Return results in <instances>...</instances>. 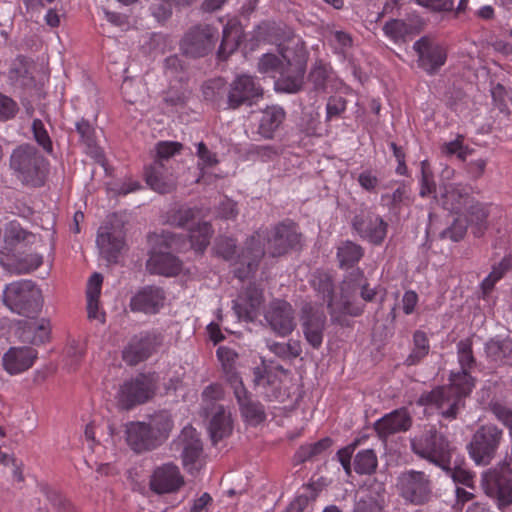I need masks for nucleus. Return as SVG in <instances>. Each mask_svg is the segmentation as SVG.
<instances>
[{
	"instance_id": "obj_34",
	"label": "nucleus",
	"mask_w": 512,
	"mask_h": 512,
	"mask_svg": "<svg viewBox=\"0 0 512 512\" xmlns=\"http://www.w3.org/2000/svg\"><path fill=\"white\" fill-rule=\"evenodd\" d=\"M42 263L43 257L38 253L29 254L25 257L13 260H5L3 257H0V265L8 273L16 275L30 273L40 267Z\"/></svg>"
},
{
	"instance_id": "obj_56",
	"label": "nucleus",
	"mask_w": 512,
	"mask_h": 512,
	"mask_svg": "<svg viewBox=\"0 0 512 512\" xmlns=\"http://www.w3.org/2000/svg\"><path fill=\"white\" fill-rule=\"evenodd\" d=\"M10 79L19 83L21 86H29L33 83L29 69L22 60L14 64V67L10 71Z\"/></svg>"
},
{
	"instance_id": "obj_30",
	"label": "nucleus",
	"mask_w": 512,
	"mask_h": 512,
	"mask_svg": "<svg viewBox=\"0 0 512 512\" xmlns=\"http://www.w3.org/2000/svg\"><path fill=\"white\" fill-rule=\"evenodd\" d=\"M487 358L497 365L512 364V339L493 338L485 344Z\"/></svg>"
},
{
	"instance_id": "obj_46",
	"label": "nucleus",
	"mask_w": 512,
	"mask_h": 512,
	"mask_svg": "<svg viewBox=\"0 0 512 512\" xmlns=\"http://www.w3.org/2000/svg\"><path fill=\"white\" fill-rule=\"evenodd\" d=\"M377 465V456L372 449L361 450L354 457L353 466L358 474H371L376 470Z\"/></svg>"
},
{
	"instance_id": "obj_52",
	"label": "nucleus",
	"mask_w": 512,
	"mask_h": 512,
	"mask_svg": "<svg viewBox=\"0 0 512 512\" xmlns=\"http://www.w3.org/2000/svg\"><path fill=\"white\" fill-rule=\"evenodd\" d=\"M470 149L463 144V136L458 135L454 140L444 143L441 146V153L445 156H457L460 160H465L470 154Z\"/></svg>"
},
{
	"instance_id": "obj_10",
	"label": "nucleus",
	"mask_w": 512,
	"mask_h": 512,
	"mask_svg": "<svg viewBox=\"0 0 512 512\" xmlns=\"http://www.w3.org/2000/svg\"><path fill=\"white\" fill-rule=\"evenodd\" d=\"M218 38L217 28L210 25L195 26L184 35L180 49L189 57H203L214 49Z\"/></svg>"
},
{
	"instance_id": "obj_24",
	"label": "nucleus",
	"mask_w": 512,
	"mask_h": 512,
	"mask_svg": "<svg viewBox=\"0 0 512 512\" xmlns=\"http://www.w3.org/2000/svg\"><path fill=\"white\" fill-rule=\"evenodd\" d=\"M126 439L136 452L154 449L159 445L153 432L144 422H131L126 425Z\"/></svg>"
},
{
	"instance_id": "obj_42",
	"label": "nucleus",
	"mask_w": 512,
	"mask_h": 512,
	"mask_svg": "<svg viewBox=\"0 0 512 512\" xmlns=\"http://www.w3.org/2000/svg\"><path fill=\"white\" fill-rule=\"evenodd\" d=\"M217 357L221 362L223 371L226 375V380L233 388V381L231 380L233 376L237 379H241L238 373L235 371V363L238 358V354L231 348L226 346H220L217 349Z\"/></svg>"
},
{
	"instance_id": "obj_49",
	"label": "nucleus",
	"mask_w": 512,
	"mask_h": 512,
	"mask_svg": "<svg viewBox=\"0 0 512 512\" xmlns=\"http://www.w3.org/2000/svg\"><path fill=\"white\" fill-rule=\"evenodd\" d=\"M384 34L394 42L404 40L411 32V26L403 20L393 19L383 27Z\"/></svg>"
},
{
	"instance_id": "obj_48",
	"label": "nucleus",
	"mask_w": 512,
	"mask_h": 512,
	"mask_svg": "<svg viewBox=\"0 0 512 512\" xmlns=\"http://www.w3.org/2000/svg\"><path fill=\"white\" fill-rule=\"evenodd\" d=\"M331 446V439L324 438L315 443L303 445L296 452V459L299 462H305L313 457L320 455Z\"/></svg>"
},
{
	"instance_id": "obj_31",
	"label": "nucleus",
	"mask_w": 512,
	"mask_h": 512,
	"mask_svg": "<svg viewBox=\"0 0 512 512\" xmlns=\"http://www.w3.org/2000/svg\"><path fill=\"white\" fill-rule=\"evenodd\" d=\"M183 446L182 458L185 467L194 466L202 452V444L197 437L195 429L186 427L180 435Z\"/></svg>"
},
{
	"instance_id": "obj_21",
	"label": "nucleus",
	"mask_w": 512,
	"mask_h": 512,
	"mask_svg": "<svg viewBox=\"0 0 512 512\" xmlns=\"http://www.w3.org/2000/svg\"><path fill=\"white\" fill-rule=\"evenodd\" d=\"M262 304V291L253 285L234 301L233 309L240 320L253 321L259 315Z\"/></svg>"
},
{
	"instance_id": "obj_59",
	"label": "nucleus",
	"mask_w": 512,
	"mask_h": 512,
	"mask_svg": "<svg viewBox=\"0 0 512 512\" xmlns=\"http://www.w3.org/2000/svg\"><path fill=\"white\" fill-rule=\"evenodd\" d=\"M421 188L420 196L426 197L435 190V183L433 181V175L430 170L429 164L426 160L421 162Z\"/></svg>"
},
{
	"instance_id": "obj_4",
	"label": "nucleus",
	"mask_w": 512,
	"mask_h": 512,
	"mask_svg": "<svg viewBox=\"0 0 512 512\" xmlns=\"http://www.w3.org/2000/svg\"><path fill=\"white\" fill-rule=\"evenodd\" d=\"M474 387V379L467 371L451 373L450 384L438 387L420 396L418 403L434 406L447 419L456 418L462 398L468 396Z\"/></svg>"
},
{
	"instance_id": "obj_35",
	"label": "nucleus",
	"mask_w": 512,
	"mask_h": 512,
	"mask_svg": "<svg viewBox=\"0 0 512 512\" xmlns=\"http://www.w3.org/2000/svg\"><path fill=\"white\" fill-rule=\"evenodd\" d=\"M50 330V322L47 319L31 320L26 323L20 337L24 342L39 345L49 339Z\"/></svg>"
},
{
	"instance_id": "obj_37",
	"label": "nucleus",
	"mask_w": 512,
	"mask_h": 512,
	"mask_svg": "<svg viewBox=\"0 0 512 512\" xmlns=\"http://www.w3.org/2000/svg\"><path fill=\"white\" fill-rule=\"evenodd\" d=\"M334 79V71L330 64L323 60H317L311 67L308 75V82L315 91H326L329 83Z\"/></svg>"
},
{
	"instance_id": "obj_26",
	"label": "nucleus",
	"mask_w": 512,
	"mask_h": 512,
	"mask_svg": "<svg viewBox=\"0 0 512 512\" xmlns=\"http://www.w3.org/2000/svg\"><path fill=\"white\" fill-rule=\"evenodd\" d=\"M145 180L147 185L158 193H169L175 186V177L168 173L161 161H154L145 170Z\"/></svg>"
},
{
	"instance_id": "obj_2",
	"label": "nucleus",
	"mask_w": 512,
	"mask_h": 512,
	"mask_svg": "<svg viewBox=\"0 0 512 512\" xmlns=\"http://www.w3.org/2000/svg\"><path fill=\"white\" fill-rule=\"evenodd\" d=\"M281 59L274 54H264L258 64L261 73L272 77L279 76L276 85L279 89L295 93L303 84L306 58L302 46L290 41L287 46H280Z\"/></svg>"
},
{
	"instance_id": "obj_7",
	"label": "nucleus",
	"mask_w": 512,
	"mask_h": 512,
	"mask_svg": "<svg viewBox=\"0 0 512 512\" xmlns=\"http://www.w3.org/2000/svg\"><path fill=\"white\" fill-rule=\"evenodd\" d=\"M412 451L440 468H448L453 449L444 435L434 427L411 440Z\"/></svg>"
},
{
	"instance_id": "obj_32",
	"label": "nucleus",
	"mask_w": 512,
	"mask_h": 512,
	"mask_svg": "<svg viewBox=\"0 0 512 512\" xmlns=\"http://www.w3.org/2000/svg\"><path fill=\"white\" fill-rule=\"evenodd\" d=\"M243 37V30L237 20H230L223 28V37L218 50V56L225 59L239 46Z\"/></svg>"
},
{
	"instance_id": "obj_3",
	"label": "nucleus",
	"mask_w": 512,
	"mask_h": 512,
	"mask_svg": "<svg viewBox=\"0 0 512 512\" xmlns=\"http://www.w3.org/2000/svg\"><path fill=\"white\" fill-rule=\"evenodd\" d=\"M312 284L323 301L327 302L331 318L334 321H339L342 314L358 316L363 312V306L356 302L358 294L364 301H372L376 296L375 289L368 287L362 273H357L354 278H347L343 281L339 301L332 296L333 285L329 277L321 276L318 280L314 279Z\"/></svg>"
},
{
	"instance_id": "obj_36",
	"label": "nucleus",
	"mask_w": 512,
	"mask_h": 512,
	"mask_svg": "<svg viewBox=\"0 0 512 512\" xmlns=\"http://www.w3.org/2000/svg\"><path fill=\"white\" fill-rule=\"evenodd\" d=\"M232 431L230 414L223 406L215 407L212 419L209 423V433L214 444L227 437Z\"/></svg>"
},
{
	"instance_id": "obj_60",
	"label": "nucleus",
	"mask_w": 512,
	"mask_h": 512,
	"mask_svg": "<svg viewBox=\"0 0 512 512\" xmlns=\"http://www.w3.org/2000/svg\"><path fill=\"white\" fill-rule=\"evenodd\" d=\"M382 199L388 200L393 206L409 204L411 202V191L408 186L401 184L392 194L383 195Z\"/></svg>"
},
{
	"instance_id": "obj_1",
	"label": "nucleus",
	"mask_w": 512,
	"mask_h": 512,
	"mask_svg": "<svg viewBox=\"0 0 512 512\" xmlns=\"http://www.w3.org/2000/svg\"><path fill=\"white\" fill-rule=\"evenodd\" d=\"M300 235L294 223H280L265 235L257 232L245 243V248L234 265L235 276L240 280L257 270L265 251L272 257L281 256L299 243Z\"/></svg>"
},
{
	"instance_id": "obj_64",
	"label": "nucleus",
	"mask_w": 512,
	"mask_h": 512,
	"mask_svg": "<svg viewBox=\"0 0 512 512\" xmlns=\"http://www.w3.org/2000/svg\"><path fill=\"white\" fill-rule=\"evenodd\" d=\"M236 245L234 240L229 238L220 239L216 244L217 253L226 260H233L235 255Z\"/></svg>"
},
{
	"instance_id": "obj_20",
	"label": "nucleus",
	"mask_w": 512,
	"mask_h": 512,
	"mask_svg": "<svg viewBox=\"0 0 512 512\" xmlns=\"http://www.w3.org/2000/svg\"><path fill=\"white\" fill-rule=\"evenodd\" d=\"M233 381V392L239 404L242 416L246 421L257 424L264 420L265 413L262 405L251 399L250 394L243 385L242 379H237L235 376L231 379Z\"/></svg>"
},
{
	"instance_id": "obj_57",
	"label": "nucleus",
	"mask_w": 512,
	"mask_h": 512,
	"mask_svg": "<svg viewBox=\"0 0 512 512\" xmlns=\"http://www.w3.org/2000/svg\"><path fill=\"white\" fill-rule=\"evenodd\" d=\"M444 470L456 483H461L467 487H473L474 475L463 467L451 468L450 463L448 468H441Z\"/></svg>"
},
{
	"instance_id": "obj_33",
	"label": "nucleus",
	"mask_w": 512,
	"mask_h": 512,
	"mask_svg": "<svg viewBox=\"0 0 512 512\" xmlns=\"http://www.w3.org/2000/svg\"><path fill=\"white\" fill-rule=\"evenodd\" d=\"M285 119V111L280 106L267 107L262 112L260 123L258 127L259 134L266 138L271 139L276 130L280 127Z\"/></svg>"
},
{
	"instance_id": "obj_29",
	"label": "nucleus",
	"mask_w": 512,
	"mask_h": 512,
	"mask_svg": "<svg viewBox=\"0 0 512 512\" xmlns=\"http://www.w3.org/2000/svg\"><path fill=\"white\" fill-rule=\"evenodd\" d=\"M483 485L486 494L496 499L499 508L504 509L512 504V481L492 475Z\"/></svg>"
},
{
	"instance_id": "obj_17",
	"label": "nucleus",
	"mask_w": 512,
	"mask_h": 512,
	"mask_svg": "<svg viewBox=\"0 0 512 512\" xmlns=\"http://www.w3.org/2000/svg\"><path fill=\"white\" fill-rule=\"evenodd\" d=\"M353 227L362 238L380 244L386 237L388 224L378 214L366 212L355 217Z\"/></svg>"
},
{
	"instance_id": "obj_5",
	"label": "nucleus",
	"mask_w": 512,
	"mask_h": 512,
	"mask_svg": "<svg viewBox=\"0 0 512 512\" xmlns=\"http://www.w3.org/2000/svg\"><path fill=\"white\" fill-rule=\"evenodd\" d=\"M48 162L31 144H21L12 150L9 168L22 184L39 187L44 184Z\"/></svg>"
},
{
	"instance_id": "obj_44",
	"label": "nucleus",
	"mask_w": 512,
	"mask_h": 512,
	"mask_svg": "<svg viewBox=\"0 0 512 512\" xmlns=\"http://www.w3.org/2000/svg\"><path fill=\"white\" fill-rule=\"evenodd\" d=\"M468 213V222L471 225H475L478 229V233L482 234L483 230L486 229V221L489 216V206L475 202L473 199L470 204L466 207Z\"/></svg>"
},
{
	"instance_id": "obj_45",
	"label": "nucleus",
	"mask_w": 512,
	"mask_h": 512,
	"mask_svg": "<svg viewBox=\"0 0 512 512\" xmlns=\"http://www.w3.org/2000/svg\"><path fill=\"white\" fill-rule=\"evenodd\" d=\"M362 256V248L351 241H346L338 247L337 258L341 267L353 266Z\"/></svg>"
},
{
	"instance_id": "obj_11",
	"label": "nucleus",
	"mask_w": 512,
	"mask_h": 512,
	"mask_svg": "<svg viewBox=\"0 0 512 512\" xmlns=\"http://www.w3.org/2000/svg\"><path fill=\"white\" fill-rule=\"evenodd\" d=\"M397 488L400 495L415 505L426 503L431 496V482L422 471L409 470L399 475Z\"/></svg>"
},
{
	"instance_id": "obj_51",
	"label": "nucleus",
	"mask_w": 512,
	"mask_h": 512,
	"mask_svg": "<svg viewBox=\"0 0 512 512\" xmlns=\"http://www.w3.org/2000/svg\"><path fill=\"white\" fill-rule=\"evenodd\" d=\"M31 129L38 145L41 146L45 152L52 153L53 144L44 123L40 119H34Z\"/></svg>"
},
{
	"instance_id": "obj_62",
	"label": "nucleus",
	"mask_w": 512,
	"mask_h": 512,
	"mask_svg": "<svg viewBox=\"0 0 512 512\" xmlns=\"http://www.w3.org/2000/svg\"><path fill=\"white\" fill-rule=\"evenodd\" d=\"M467 230V223L461 219H456L452 225L442 232L443 238H449L455 242L461 240Z\"/></svg>"
},
{
	"instance_id": "obj_16",
	"label": "nucleus",
	"mask_w": 512,
	"mask_h": 512,
	"mask_svg": "<svg viewBox=\"0 0 512 512\" xmlns=\"http://www.w3.org/2000/svg\"><path fill=\"white\" fill-rule=\"evenodd\" d=\"M162 340L161 335L155 332L136 336L123 351V358L130 365H135L148 358L161 345Z\"/></svg>"
},
{
	"instance_id": "obj_9",
	"label": "nucleus",
	"mask_w": 512,
	"mask_h": 512,
	"mask_svg": "<svg viewBox=\"0 0 512 512\" xmlns=\"http://www.w3.org/2000/svg\"><path fill=\"white\" fill-rule=\"evenodd\" d=\"M157 377L155 374H140L126 381L117 393V403L122 409H130L145 403L155 393Z\"/></svg>"
},
{
	"instance_id": "obj_55",
	"label": "nucleus",
	"mask_w": 512,
	"mask_h": 512,
	"mask_svg": "<svg viewBox=\"0 0 512 512\" xmlns=\"http://www.w3.org/2000/svg\"><path fill=\"white\" fill-rule=\"evenodd\" d=\"M173 6L175 5L171 0H153L150 11L158 22H162L171 16Z\"/></svg>"
},
{
	"instance_id": "obj_38",
	"label": "nucleus",
	"mask_w": 512,
	"mask_h": 512,
	"mask_svg": "<svg viewBox=\"0 0 512 512\" xmlns=\"http://www.w3.org/2000/svg\"><path fill=\"white\" fill-rule=\"evenodd\" d=\"M254 382L256 386L264 389V394L269 399L278 400L283 396L277 377L263 367L254 369Z\"/></svg>"
},
{
	"instance_id": "obj_53",
	"label": "nucleus",
	"mask_w": 512,
	"mask_h": 512,
	"mask_svg": "<svg viewBox=\"0 0 512 512\" xmlns=\"http://www.w3.org/2000/svg\"><path fill=\"white\" fill-rule=\"evenodd\" d=\"M183 148L180 142L176 141H160L155 145L156 160L163 163L164 160H168L171 157L179 154Z\"/></svg>"
},
{
	"instance_id": "obj_58",
	"label": "nucleus",
	"mask_w": 512,
	"mask_h": 512,
	"mask_svg": "<svg viewBox=\"0 0 512 512\" xmlns=\"http://www.w3.org/2000/svg\"><path fill=\"white\" fill-rule=\"evenodd\" d=\"M196 155L198 157V166L203 169L205 167H213L218 164L219 160L217 154L210 151L208 147L199 142L197 145Z\"/></svg>"
},
{
	"instance_id": "obj_18",
	"label": "nucleus",
	"mask_w": 512,
	"mask_h": 512,
	"mask_svg": "<svg viewBox=\"0 0 512 512\" xmlns=\"http://www.w3.org/2000/svg\"><path fill=\"white\" fill-rule=\"evenodd\" d=\"M263 89L250 75H239L231 83L228 93V105L237 108L243 103L262 95Z\"/></svg>"
},
{
	"instance_id": "obj_23",
	"label": "nucleus",
	"mask_w": 512,
	"mask_h": 512,
	"mask_svg": "<svg viewBox=\"0 0 512 512\" xmlns=\"http://www.w3.org/2000/svg\"><path fill=\"white\" fill-rule=\"evenodd\" d=\"M412 425V418L406 409L394 410L375 423V430L381 438L405 432Z\"/></svg>"
},
{
	"instance_id": "obj_47",
	"label": "nucleus",
	"mask_w": 512,
	"mask_h": 512,
	"mask_svg": "<svg viewBox=\"0 0 512 512\" xmlns=\"http://www.w3.org/2000/svg\"><path fill=\"white\" fill-rule=\"evenodd\" d=\"M429 342L426 334L416 331L413 335V349L406 359L408 365H415L429 353Z\"/></svg>"
},
{
	"instance_id": "obj_22",
	"label": "nucleus",
	"mask_w": 512,
	"mask_h": 512,
	"mask_svg": "<svg viewBox=\"0 0 512 512\" xmlns=\"http://www.w3.org/2000/svg\"><path fill=\"white\" fill-rule=\"evenodd\" d=\"M37 358V351L30 347H12L3 355V367L11 375L28 370Z\"/></svg>"
},
{
	"instance_id": "obj_61",
	"label": "nucleus",
	"mask_w": 512,
	"mask_h": 512,
	"mask_svg": "<svg viewBox=\"0 0 512 512\" xmlns=\"http://www.w3.org/2000/svg\"><path fill=\"white\" fill-rule=\"evenodd\" d=\"M346 100L341 96H332L326 105V118L331 120L340 116L346 110Z\"/></svg>"
},
{
	"instance_id": "obj_43",
	"label": "nucleus",
	"mask_w": 512,
	"mask_h": 512,
	"mask_svg": "<svg viewBox=\"0 0 512 512\" xmlns=\"http://www.w3.org/2000/svg\"><path fill=\"white\" fill-rule=\"evenodd\" d=\"M212 236V229L208 222L199 223L196 227L190 229L189 239L191 247L198 252H202L209 244Z\"/></svg>"
},
{
	"instance_id": "obj_25",
	"label": "nucleus",
	"mask_w": 512,
	"mask_h": 512,
	"mask_svg": "<svg viewBox=\"0 0 512 512\" xmlns=\"http://www.w3.org/2000/svg\"><path fill=\"white\" fill-rule=\"evenodd\" d=\"M436 199L445 209L455 213L462 212L472 201L465 187L452 183L443 185Z\"/></svg>"
},
{
	"instance_id": "obj_41",
	"label": "nucleus",
	"mask_w": 512,
	"mask_h": 512,
	"mask_svg": "<svg viewBox=\"0 0 512 512\" xmlns=\"http://www.w3.org/2000/svg\"><path fill=\"white\" fill-rule=\"evenodd\" d=\"M149 426L151 432H153L154 436H156V440L160 444L164 439L167 438L168 433L172 429V420L168 413L159 412L154 414L149 423H146Z\"/></svg>"
},
{
	"instance_id": "obj_39",
	"label": "nucleus",
	"mask_w": 512,
	"mask_h": 512,
	"mask_svg": "<svg viewBox=\"0 0 512 512\" xmlns=\"http://www.w3.org/2000/svg\"><path fill=\"white\" fill-rule=\"evenodd\" d=\"M0 235L3 238V249L7 251H12L18 245L22 244V242L26 240L29 241L30 237H34L23 230L16 221L7 223L1 230Z\"/></svg>"
},
{
	"instance_id": "obj_27",
	"label": "nucleus",
	"mask_w": 512,
	"mask_h": 512,
	"mask_svg": "<svg viewBox=\"0 0 512 512\" xmlns=\"http://www.w3.org/2000/svg\"><path fill=\"white\" fill-rule=\"evenodd\" d=\"M96 243L104 258L115 261L117 254L124 247V236L121 230H111L107 226L100 227Z\"/></svg>"
},
{
	"instance_id": "obj_15",
	"label": "nucleus",
	"mask_w": 512,
	"mask_h": 512,
	"mask_svg": "<svg viewBox=\"0 0 512 512\" xmlns=\"http://www.w3.org/2000/svg\"><path fill=\"white\" fill-rule=\"evenodd\" d=\"M265 319L272 330L282 337L290 334L296 326L292 306L283 300L271 302Z\"/></svg>"
},
{
	"instance_id": "obj_50",
	"label": "nucleus",
	"mask_w": 512,
	"mask_h": 512,
	"mask_svg": "<svg viewBox=\"0 0 512 512\" xmlns=\"http://www.w3.org/2000/svg\"><path fill=\"white\" fill-rule=\"evenodd\" d=\"M457 356L461 371L469 372V370L475 364V358L472 351V342L469 339H464L458 342Z\"/></svg>"
},
{
	"instance_id": "obj_54",
	"label": "nucleus",
	"mask_w": 512,
	"mask_h": 512,
	"mask_svg": "<svg viewBox=\"0 0 512 512\" xmlns=\"http://www.w3.org/2000/svg\"><path fill=\"white\" fill-rule=\"evenodd\" d=\"M381 502L370 493H365L357 499L353 512H380Z\"/></svg>"
},
{
	"instance_id": "obj_40",
	"label": "nucleus",
	"mask_w": 512,
	"mask_h": 512,
	"mask_svg": "<svg viewBox=\"0 0 512 512\" xmlns=\"http://www.w3.org/2000/svg\"><path fill=\"white\" fill-rule=\"evenodd\" d=\"M75 127L82 142L87 148V153L95 159H100L102 157V152L95 142V131L91 124L87 120L81 119L76 122Z\"/></svg>"
},
{
	"instance_id": "obj_12",
	"label": "nucleus",
	"mask_w": 512,
	"mask_h": 512,
	"mask_svg": "<svg viewBox=\"0 0 512 512\" xmlns=\"http://www.w3.org/2000/svg\"><path fill=\"white\" fill-rule=\"evenodd\" d=\"M413 50L418 57V67L429 75L438 73L446 63V47L430 37L424 36L414 42Z\"/></svg>"
},
{
	"instance_id": "obj_19",
	"label": "nucleus",
	"mask_w": 512,
	"mask_h": 512,
	"mask_svg": "<svg viewBox=\"0 0 512 512\" xmlns=\"http://www.w3.org/2000/svg\"><path fill=\"white\" fill-rule=\"evenodd\" d=\"M164 291L157 286H145L138 290L130 299L129 307L133 312L155 314L163 307Z\"/></svg>"
},
{
	"instance_id": "obj_8",
	"label": "nucleus",
	"mask_w": 512,
	"mask_h": 512,
	"mask_svg": "<svg viewBox=\"0 0 512 512\" xmlns=\"http://www.w3.org/2000/svg\"><path fill=\"white\" fill-rule=\"evenodd\" d=\"M503 438V431L493 424L480 426L468 445L470 457L477 465H488Z\"/></svg>"
},
{
	"instance_id": "obj_14",
	"label": "nucleus",
	"mask_w": 512,
	"mask_h": 512,
	"mask_svg": "<svg viewBox=\"0 0 512 512\" xmlns=\"http://www.w3.org/2000/svg\"><path fill=\"white\" fill-rule=\"evenodd\" d=\"M326 317L323 311L311 304H305L302 308L301 326L306 341L315 349L323 342V332Z\"/></svg>"
},
{
	"instance_id": "obj_28",
	"label": "nucleus",
	"mask_w": 512,
	"mask_h": 512,
	"mask_svg": "<svg viewBox=\"0 0 512 512\" xmlns=\"http://www.w3.org/2000/svg\"><path fill=\"white\" fill-rule=\"evenodd\" d=\"M147 269L154 274L173 276L181 269V263L170 252L153 250L147 261Z\"/></svg>"
},
{
	"instance_id": "obj_63",
	"label": "nucleus",
	"mask_w": 512,
	"mask_h": 512,
	"mask_svg": "<svg viewBox=\"0 0 512 512\" xmlns=\"http://www.w3.org/2000/svg\"><path fill=\"white\" fill-rule=\"evenodd\" d=\"M18 111L16 102L10 97L0 93V120L6 121L15 116Z\"/></svg>"
},
{
	"instance_id": "obj_13",
	"label": "nucleus",
	"mask_w": 512,
	"mask_h": 512,
	"mask_svg": "<svg viewBox=\"0 0 512 512\" xmlns=\"http://www.w3.org/2000/svg\"><path fill=\"white\" fill-rule=\"evenodd\" d=\"M184 483L179 467L173 463L157 466L150 477V488L157 494L177 492Z\"/></svg>"
},
{
	"instance_id": "obj_6",
	"label": "nucleus",
	"mask_w": 512,
	"mask_h": 512,
	"mask_svg": "<svg viewBox=\"0 0 512 512\" xmlns=\"http://www.w3.org/2000/svg\"><path fill=\"white\" fill-rule=\"evenodd\" d=\"M2 302L12 313L32 317L42 308V293L31 280H17L5 285Z\"/></svg>"
}]
</instances>
